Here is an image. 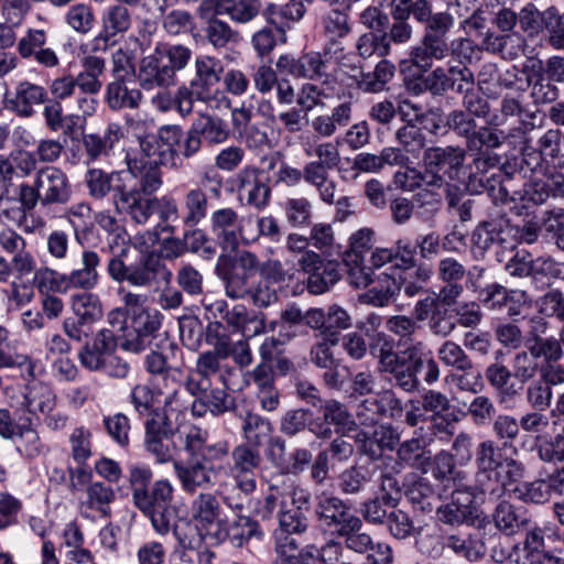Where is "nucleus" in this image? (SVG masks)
Returning <instances> with one entry per match:
<instances>
[{
	"instance_id": "obj_1",
	"label": "nucleus",
	"mask_w": 564,
	"mask_h": 564,
	"mask_svg": "<svg viewBox=\"0 0 564 564\" xmlns=\"http://www.w3.org/2000/svg\"><path fill=\"white\" fill-rule=\"evenodd\" d=\"M229 350L226 343L214 350L200 352L195 367L185 379L186 390L195 397L192 413L203 417L207 412L219 416L234 409V398L228 393L235 389L240 372L237 368L223 364Z\"/></svg>"
},
{
	"instance_id": "obj_2",
	"label": "nucleus",
	"mask_w": 564,
	"mask_h": 564,
	"mask_svg": "<svg viewBox=\"0 0 564 564\" xmlns=\"http://www.w3.org/2000/svg\"><path fill=\"white\" fill-rule=\"evenodd\" d=\"M107 322L110 328L100 329L93 343L86 344L78 352L82 366L91 371H99L117 346L131 352L143 351L159 330V319L154 313L142 312L127 319L121 311H110Z\"/></svg>"
},
{
	"instance_id": "obj_3",
	"label": "nucleus",
	"mask_w": 564,
	"mask_h": 564,
	"mask_svg": "<svg viewBox=\"0 0 564 564\" xmlns=\"http://www.w3.org/2000/svg\"><path fill=\"white\" fill-rule=\"evenodd\" d=\"M126 215L144 225L154 213L153 195L163 185V165L159 159L124 155Z\"/></svg>"
},
{
	"instance_id": "obj_4",
	"label": "nucleus",
	"mask_w": 564,
	"mask_h": 564,
	"mask_svg": "<svg viewBox=\"0 0 564 564\" xmlns=\"http://www.w3.org/2000/svg\"><path fill=\"white\" fill-rule=\"evenodd\" d=\"M192 51L182 44L158 43L153 52L141 58L135 78L141 89L170 88L177 82V72L184 69Z\"/></svg>"
},
{
	"instance_id": "obj_5",
	"label": "nucleus",
	"mask_w": 564,
	"mask_h": 564,
	"mask_svg": "<svg viewBox=\"0 0 564 564\" xmlns=\"http://www.w3.org/2000/svg\"><path fill=\"white\" fill-rule=\"evenodd\" d=\"M445 126L454 134L465 139L466 149L475 154L474 165L478 170L485 169L495 159L489 154V149L499 148L502 144L503 132L488 126L478 128L476 119L463 109H454L446 115Z\"/></svg>"
},
{
	"instance_id": "obj_6",
	"label": "nucleus",
	"mask_w": 564,
	"mask_h": 564,
	"mask_svg": "<svg viewBox=\"0 0 564 564\" xmlns=\"http://www.w3.org/2000/svg\"><path fill=\"white\" fill-rule=\"evenodd\" d=\"M0 437L12 441L17 453L26 460L37 459L50 452L32 416L20 414L19 410L12 413L7 408L0 409Z\"/></svg>"
},
{
	"instance_id": "obj_7",
	"label": "nucleus",
	"mask_w": 564,
	"mask_h": 564,
	"mask_svg": "<svg viewBox=\"0 0 564 564\" xmlns=\"http://www.w3.org/2000/svg\"><path fill=\"white\" fill-rule=\"evenodd\" d=\"M338 144V140L336 142H318L316 137L301 139V147L305 156L316 158V160L308 161L303 166V180L314 187L317 193L332 178L329 172L340 163Z\"/></svg>"
},
{
	"instance_id": "obj_8",
	"label": "nucleus",
	"mask_w": 564,
	"mask_h": 564,
	"mask_svg": "<svg viewBox=\"0 0 564 564\" xmlns=\"http://www.w3.org/2000/svg\"><path fill=\"white\" fill-rule=\"evenodd\" d=\"M466 148L447 145L432 147L424 151L423 162L426 173L432 180L427 182L432 186H442L447 181L459 178L467 154Z\"/></svg>"
},
{
	"instance_id": "obj_9",
	"label": "nucleus",
	"mask_w": 564,
	"mask_h": 564,
	"mask_svg": "<svg viewBox=\"0 0 564 564\" xmlns=\"http://www.w3.org/2000/svg\"><path fill=\"white\" fill-rule=\"evenodd\" d=\"M216 462L206 457L174 460V473L183 491L193 495L198 490L213 488L216 485L217 478V469L214 465Z\"/></svg>"
},
{
	"instance_id": "obj_10",
	"label": "nucleus",
	"mask_w": 564,
	"mask_h": 564,
	"mask_svg": "<svg viewBox=\"0 0 564 564\" xmlns=\"http://www.w3.org/2000/svg\"><path fill=\"white\" fill-rule=\"evenodd\" d=\"M238 197L246 204L258 209H264L271 199L270 176L263 169L246 165L232 178Z\"/></svg>"
},
{
	"instance_id": "obj_11",
	"label": "nucleus",
	"mask_w": 564,
	"mask_h": 564,
	"mask_svg": "<svg viewBox=\"0 0 564 564\" xmlns=\"http://www.w3.org/2000/svg\"><path fill=\"white\" fill-rule=\"evenodd\" d=\"M124 177L123 170L107 172L102 169L91 167L86 171L84 183L91 198L104 199L110 195L116 209L126 214Z\"/></svg>"
},
{
	"instance_id": "obj_12",
	"label": "nucleus",
	"mask_w": 564,
	"mask_h": 564,
	"mask_svg": "<svg viewBox=\"0 0 564 564\" xmlns=\"http://www.w3.org/2000/svg\"><path fill=\"white\" fill-rule=\"evenodd\" d=\"M36 181L43 196V209L68 205L74 196V187L67 173L55 165H46L36 171Z\"/></svg>"
},
{
	"instance_id": "obj_13",
	"label": "nucleus",
	"mask_w": 564,
	"mask_h": 564,
	"mask_svg": "<svg viewBox=\"0 0 564 564\" xmlns=\"http://www.w3.org/2000/svg\"><path fill=\"white\" fill-rule=\"evenodd\" d=\"M350 4L343 9L334 8L326 12L321 19V34L325 41L323 53L330 58L339 59L344 56L345 47L343 40L352 30L350 21Z\"/></svg>"
},
{
	"instance_id": "obj_14",
	"label": "nucleus",
	"mask_w": 564,
	"mask_h": 564,
	"mask_svg": "<svg viewBox=\"0 0 564 564\" xmlns=\"http://www.w3.org/2000/svg\"><path fill=\"white\" fill-rule=\"evenodd\" d=\"M177 438L188 457H206L212 460H224L229 455V443L220 441L208 444L207 430L195 425L184 424L176 430Z\"/></svg>"
},
{
	"instance_id": "obj_15",
	"label": "nucleus",
	"mask_w": 564,
	"mask_h": 564,
	"mask_svg": "<svg viewBox=\"0 0 564 564\" xmlns=\"http://www.w3.org/2000/svg\"><path fill=\"white\" fill-rule=\"evenodd\" d=\"M425 359V345L417 341L400 352V357L388 366L383 372H389L395 384L406 392L419 387L417 372L423 369Z\"/></svg>"
},
{
	"instance_id": "obj_16",
	"label": "nucleus",
	"mask_w": 564,
	"mask_h": 564,
	"mask_svg": "<svg viewBox=\"0 0 564 564\" xmlns=\"http://www.w3.org/2000/svg\"><path fill=\"white\" fill-rule=\"evenodd\" d=\"M144 446L158 463L164 464L173 459L172 436L169 417L165 414L154 413L144 423Z\"/></svg>"
},
{
	"instance_id": "obj_17",
	"label": "nucleus",
	"mask_w": 564,
	"mask_h": 564,
	"mask_svg": "<svg viewBox=\"0 0 564 564\" xmlns=\"http://www.w3.org/2000/svg\"><path fill=\"white\" fill-rule=\"evenodd\" d=\"M315 512L318 520L338 535L357 529L360 519L346 502L334 496L319 497Z\"/></svg>"
},
{
	"instance_id": "obj_18",
	"label": "nucleus",
	"mask_w": 564,
	"mask_h": 564,
	"mask_svg": "<svg viewBox=\"0 0 564 564\" xmlns=\"http://www.w3.org/2000/svg\"><path fill=\"white\" fill-rule=\"evenodd\" d=\"M186 251L184 239L170 237L163 239L160 256L151 254L147 258L141 275V282H170L172 271L166 268L161 258L175 259Z\"/></svg>"
},
{
	"instance_id": "obj_19",
	"label": "nucleus",
	"mask_w": 564,
	"mask_h": 564,
	"mask_svg": "<svg viewBox=\"0 0 564 564\" xmlns=\"http://www.w3.org/2000/svg\"><path fill=\"white\" fill-rule=\"evenodd\" d=\"M210 232L223 250H235L242 235V219L231 207L216 209L210 216Z\"/></svg>"
},
{
	"instance_id": "obj_20",
	"label": "nucleus",
	"mask_w": 564,
	"mask_h": 564,
	"mask_svg": "<svg viewBox=\"0 0 564 564\" xmlns=\"http://www.w3.org/2000/svg\"><path fill=\"white\" fill-rule=\"evenodd\" d=\"M47 31L43 29H28L18 42V53L24 59L32 58L40 66L55 68L59 65L56 52L46 47Z\"/></svg>"
},
{
	"instance_id": "obj_21",
	"label": "nucleus",
	"mask_w": 564,
	"mask_h": 564,
	"mask_svg": "<svg viewBox=\"0 0 564 564\" xmlns=\"http://www.w3.org/2000/svg\"><path fill=\"white\" fill-rule=\"evenodd\" d=\"M116 500V492L112 487L102 481L89 484L84 497L79 501V513L86 519L109 518L111 505Z\"/></svg>"
},
{
	"instance_id": "obj_22",
	"label": "nucleus",
	"mask_w": 564,
	"mask_h": 564,
	"mask_svg": "<svg viewBox=\"0 0 564 564\" xmlns=\"http://www.w3.org/2000/svg\"><path fill=\"white\" fill-rule=\"evenodd\" d=\"M47 100L46 89L37 84L22 80L17 84L14 93L7 99V108L21 118H30L35 113L34 107Z\"/></svg>"
},
{
	"instance_id": "obj_23",
	"label": "nucleus",
	"mask_w": 564,
	"mask_h": 564,
	"mask_svg": "<svg viewBox=\"0 0 564 564\" xmlns=\"http://www.w3.org/2000/svg\"><path fill=\"white\" fill-rule=\"evenodd\" d=\"M191 514L202 530L213 539L212 529H220L224 524L223 509L215 494L199 492L191 503Z\"/></svg>"
},
{
	"instance_id": "obj_24",
	"label": "nucleus",
	"mask_w": 564,
	"mask_h": 564,
	"mask_svg": "<svg viewBox=\"0 0 564 564\" xmlns=\"http://www.w3.org/2000/svg\"><path fill=\"white\" fill-rule=\"evenodd\" d=\"M259 269L257 256L249 251H243L236 259L220 256L216 264L217 275L226 282L252 279L259 273Z\"/></svg>"
},
{
	"instance_id": "obj_25",
	"label": "nucleus",
	"mask_w": 564,
	"mask_h": 564,
	"mask_svg": "<svg viewBox=\"0 0 564 564\" xmlns=\"http://www.w3.org/2000/svg\"><path fill=\"white\" fill-rule=\"evenodd\" d=\"M184 139V130L178 124H164L156 131V154L164 166L174 170L182 167L180 149Z\"/></svg>"
},
{
	"instance_id": "obj_26",
	"label": "nucleus",
	"mask_w": 564,
	"mask_h": 564,
	"mask_svg": "<svg viewBox=\"0 0 564 564\" xmlns=\"http://www.w3.org/2000/svg\"><path fill=\"white\" fill-rule=\"evenodd\" d=\"M451 43L446 35L423 34L421 43L410 52L411 62L421 70L432 67L433 61H442L449 55Z\"/></svg>"
},
{
	"instance_id": "obj_27",
	"label": "nucleus",
	"mask_w": 564,
	"mask_h": 564,
	"mask_svg": "<svg viewBox=\"0 0 564 564\" xmlns=\"http://www.w3.org/2000/svg\"><path fill=\"white\" fill-rule=\"evenodd\" d=\"M263 532L257 521L246 516H239L228 528L225 523L220 529L214 530L213 539L219 543L228 539L232 546L241 547L250 540H261Z\"/></svg>"
},
{
	"instance_id": "obj_28",
	"label": "nucleus",
	"mask_w": 564,
	"mask_h": 564,
	"mask_svg": "<svg viewBox=\"0 0 564 564\" xmlns=\"http://www.w3.org/2000/svg\"><path fill=\"white\" fill-rule=\"evenodd\" d=\"M23 399L22 406L17 410L24 415L47 414L56 406V394L51 387L40 381L26 384Z\"/></svg>"
},
{
	"instance_id": "obj_29",
	"label": "nucleus",
	"mask_w": 564,
	"mask_h": 564,
	"mask_svg": "<svg viewBox=\"0 0 564 564\" xmlns=\"http://www.w3.org/2000/svg\"><path fill=\"white\" fill-rule=\"evenodd\" d=\"M416 247L417 243L413 245L406 238L398 239L392 248L395 262L381 275H384L391 282H406L409 278H412V273L409 271H413L415 267Z\"/></svg>"
},
{
	"instance_id": "obj_30",
	"label": "nucleus",
	"mask_w": 564,
	"mask_h": 564,
	"mask_svg": "<svg viewBox=\"0 0 564 564\" xmlns=\"http://www.w3.org/2000/svg\"><path fill=\"white\" fill-rule=\"evenodd\" d=\"M142 98L141 88L130 87L124 76H119L107 85L106 102L111 110L138 109Z\"/></svg>"
},
{
	"instance_id": "obj_31",
	"label": "nucleus",
	"mask_w": 564,
	"mask_h": 564,
	"mask_svg": "<svg viewBox=\"0 0 564 564\" xmlns=\"http://www.w3.org/2000/svg\"><path fill=\"white\" fill-rule=\"evenodd\" d=\"M401 411V402L391 392L376 394L365 399L357 408L356 415L361 424L373 425L388 412Z\"/></svg>"
},
{
	"instance_id": "obj_32",
	"label": "nucleus",
	"mask_w": 564,
	"mask_h": 564,
	"mask_svg": "<svg viewBox=\"0 0 564 564\" xmlns=\"http://www.w3.org/2000/svg\"><path fill=\"white\" fill-rule=\"evenodd\" d=\"M223 73L224 66L220 59L199 55L195 58V76L189 84L209 98L213 89L220 82Z\"/></svg>"
},
{
	"instance_id": "obj_33",
	"label": "nucleus",
	"mask_w": 564,
	"mask_h": 564,
	"mask_svg": "<svg viewBox=\"0 0 564 564\" xmlns=\"http://www.w3.org/2000/svg\"><path fill=\"white\" fill-rule=\"evenodd\" d=\"M82 70L77 74L76 83L85 95H97L102 88V76L106 70L105 58L90 54L80 59Z\"/></svg>"
},
{
	"instance_id": "obj_34",
	"label": "nucleus",
	"mask_w": 564,
	"mask_h": 564,
	"mask_svg": "<svg viewBox=\"0 0 564 564\" xmlns=\"http://www.w3.org/2000/svg\"><path fill=\"white\" fill-rule=\"evenodd\" d=\"M121 138V127L118 123L111 122L102 133H87L83 135L85 153L91 161L106 156Z\"/></svg>"
},
{
	"instance_id": "obj_35",
	"label": "nucleus",
	"mask_w": 564,
	"mask_h": 564,
	"mask_svg": "<svg viewBox=\"0 0 564 564\" xmlns=\"http://www.w3.org/2000/svg\"><path fill=\"white\" fill-rule=\"evenodd\" d=\"M433 442V433L425 432L424 426L414 431L411 440L403 442L398 448V457L405 464L421 467L430 460V452L425 448Z\"/></svg>"
},
{
	"instance_id": "obj_36",
	"label": "nucleus",
	"mask_w": 564,
	"mask_h": 564,
	"mask_svg": "<svg viewBox=\"0 0 564 564\" xmlns=\"http://www.w3.org/2000/svg\"><path fill=\"white\" fill-rule=\"evenodd\" d=\"M209 200L207 192L195 186L189 188L183 197L181 219L186 228H194L208 215Z\"/></svg>"
},
{
	"instance_id": "obj_37",
	"label": "nucleus",
	"mask_w": 564,
	"mask_h": 564,
	"mask_svg": "<svg viewBox=\"0 0 564 564\" xmlns=\"http://www.w3.org/2000/svg\"><path fill=\"white\" fill-rule=\"evenodd\" d=\"M130 3L116 2L106 7L101 13V28L116 39L124 35L133 25V15Z\"/></svg>"
},
{
	"instance_id": "obj_38",
	"label": "nucleus",
	"mask_w": 564,
	"mask_h": 564,
	"mask_svg": "<svg viewBox=\"0 0 564 564\" xmlns=\"http://www.w3.org/2000/svg\"><path fill=\"white\" fill-rule=\"evenodd\" d=\"M241 419V432L245 442L242 444L250 445L260 449L273 433L272 423L258 413L246 412L239 415Z\"/></svg>"
},
{
	"instance_id": "obj_39",
	"label": "nucleus",
	"mask_w": 564,
	"mask_h": 564,
	"mask_svg": "<svg viewBox=\"0 0 564 564\" xmlns=\"http://www.w3.org/2000/svg\"><path fill=\"white\" fill-rule=\"evenodd\" d=\"M305 13L302 0H290L286 3H270L263 14L271 25L280 32L290 28L292 23L300 21Z\"/></svg>"
},
{
	"instance_id": "obj_40",
	"label": "nucleus",
	"mask_w": 564,
	"mask_h": 564,
	"mask_svg": "<svg viewBox=\"0 0 564 564\" xmlns=\"http://www.w3.org/2000/svg\"><path fill=\"white\" fill-rule=\"evenodd\" d=\"M202 39L204 42L220 52L228 50L240 41V33L224 20H212L202 26Z\"/></svg>"
},
{
	"instance_id": "obj_41",
	"label": "nucleus",
	"mask_w": 564,
	"mask_h": 564,
	"mask_svg": "<svg viewBox=\"0 0 564 564\" xmlns=\"http://www.w3.org/2000/svg\"><path fill=\"white\" fill-rule=\"evenodd\" d=\"M376 232L373 229L364 227L351 234L348 242V250L345 257L349 259L365 278V282H373L370 278L369 272L366 271L365 267H361V262L365 253H367L375 243Z\"/></svg>"
},
{
	"instance_id": "obj_42",
	"label": "nucleus",
	"mask_w": 564,
	"mask_h": 564,
	"mask_svg": "<svg viewBox=\"0 0 564 564\" xmlns=\"http://www.w3.org/2000/svg\"><path fill=\"white\" fill-rule=\"evenodd\" d=\"M395 74V65L384 57L372 72H361L356 84L364 93L377 94L386 90Z\"/></svg>"
},
{
	"instance_id": "obj_43",
	"label": "nucleus",
	"mask_w": 564,
	"mask_h": 564,
	"mask_svg": "<svg viewBox=\"0 0 564 564\" xmlns=\"http://www.w3.org/2000/svg\"><path fill=\"white\" fill-rule=\"evenodd\" d=\"M495 527L506 535H513L530 523L525 512H520L507 501L497 505L492 514Z\"/></svg>"
},
{
	"instance_id": "obj_44",
	"label": "nucleus",
	"mask_w": 564,
	"mask_h": 564,
	"mask_svg": "<svg viewBox=\"0 0 564 564\" xmlns=\"http://www.w3.org/2000/svg\"><path fill=\"white\" fill-rule=\"evenodd\" d=\"M527 84L531 87L530 97L535 106L554 104L560 98V88L554 82L546 79L544 75L532 67L527 76Z\"/></svg>"
},
{
	"instance_id": "obj_45",
	"label": "nucleus",
	"mask_w": 564,
	"mask_h": 564,
	"mask_svg": "<svg viewBox=\"0 0 564 564\" xmlns=\"http://www.w3.org/2000/svg\"><path fill=\"white\" fill-rule=\"evenodd\" d=\"M268 457L282 475H299L311 464L313 456L310 449L297 447L286 455L270 451Z\"/></svg>"
},
{
	"instance_id": "obj_46",
	"label": "nucleus",
	"mask_w": 564,
	"mask_h": 564,
	"mask_svg": "<svg viewBox=\"0 0 564 564\" xmlns=\"http://www.w3.org/2000/svg\"><path fill=\"white\" fill-rule=\"evenodd\" d=\"M144 366L148 372L154 376V384L159 381H171L173 387L177 386L183 378V371L178 367L172 366L167 357L162 352L151 351L144 359Z\"/></svg>"
},
{
	"instance_id": "obj_47",
	"label": "nucleus",
	"mask_w": 564,
	"mask_h": 564,
	"mask_svg": "<svg viewBox=\"0 0 564 564\" xmlns=\"http://www.w3.org/2000/svg\"><path fill=\"white\" fill-rule=\"evenodd\" d=\"M405 495L413 508L424 513L432 512L441 497L426 478L412 482Z\"/></svg>"
},
{
	"instance_id": "obj_48",
	"label": "nucleus",
	"mask_w": 564,
	"mask_h": 564,
	"mask_svg": "<svg viewBox=\"0 0 564 564\" xmlns=\"http://www.w3.org/2000/svg\"><path fill=\"white\" fill-rule=\"evenodd\" d=\"M432 475L443 484L444 488H449L451 485L456 486L466 479V474L456 469L453 454L446 451H441L434 456Z\"/></svg>"
},
{
	"instance_id": "obj_49",
	"label": "nucleus",
	"mask_w": 564,
	"mask_h": 564,
	"mask_svg": "<svg viewBox=\"0 0 564 564\" xmlns=\"http://www.w3.org/2000/svg\"><path fill=\"white\" fill-rule=\"evenodd\" d=\"M445 199L449 213L456 215L460 221L471 219L474 200L467 197L465 187L455 183L445 182Z\"/></svg>"
},
{
	"instance_id": "obj_50",
	"label": "nucleus",
	"mask_w": 564,
	"mask_h": 564,
	"mask_svg": "<svg viewBox=\"0 0 564 564\" xmlns=\"http://www.w3.org/2000/svg\"><path fill=\"white\" fill-rule=\"evenodd\" d=\"M400 149L404 154H410L414 159H419L424 153L426 139L424 132L414 123H405L398 129L395 133Z\"/></svg>"
},
{
	"instance_id": "obj_51",
	"label": "nucleus",
	"mask_w": 564,
	"mask_h": 564,
	"mask_svg": "<svg viewBox=\"0 0 564 564\" xmlns=\"http://www.w3.org/2000/svg\"><path fill=\"white\" fill-rule=\"evenodd\" d=\"M397 505L398 498L391 495H380L361 505V514L368 523L383 524L388 519L389 509L392 510Z\"/></svg>"
},
{
	"instance_id": "obj_52",
	"label": "nucleus",
	"mask_w": 564,
	"mask_h": 564,
	"mask_svg": "<svg viewBox=\"0 0 564 564\" xmlns=\"http://www.w3.org/2000/svg\"><path fill=\"white\" fill-rule=\"evenodd\" d=\"M203 140L216 145L224 143L230 134L227 123L219 117L202 116L193 121Z\"/></svg>"
},
{
	"instance_id": "obj_53",
	"label": "nucleus",
	"mask_w": 564,
	"mask_h": 564,
	"mask_svg": "<svg viewBox=\"0 0 564 564\" xmlns=\"http://www.w3.org/2000/svg\"><path fill=\"white\" fill-rule=\"evenodd\" d=\"M285 487L281 484H271L264 496L256 501L254 513L263 520L271 519L276 510L285 508Z\"/></svg>"
},
{
	"instance_id": "obj_54",
	"label": "nucleus",
	"mask_w": 564,
	"mask_h": 564,
	"mask_svg": "<svg viewBox=\"0 0 564 564\" xmlns=\"http://www.w3.org/2000/svg\"><path fill=\"white\" fill-rule=\"evenodd\" d=\"M65 23L79 34H88L96 24L94 8L89 3H76L68 8Z\"/></svg>"
},
{
	"instance_id": "obj_55",
	"label": "nucleus",
	"mask_w": 564,
	"mask_h": 564,
	"mask_svg": "<svg viewBox=\"0 0 564 564\" xmlns=\"http://www.w3.org/2000/svg\"><path fill=\"white\" fill-rule=\"evenodd\" d=\"M475 462L478 468L477 473H481V477L486 475H496V470L501 467V454L492 440H486L478 444L475 453Z\"/></svg>"
},
{
	"instance_id": "obj_56",
	"label": "nucleus",
	"mask_w": 564,
	"mask_h": 564,
	"mask_svg": "<svg viewBox=\"0 0 564 564\" xmlns=\"http://www.w3.org/2000/svg\"><path fill=\"white\" fill-rule=\"evenodd\" d=\"M174 488L166 479L158 480L151 490L145 492V502L138 501L135 507L140 511H150L153 508H171Z\"/></svg>"
},
{
	"instance_id": "obj_57",
	"label": "nucleus",
	"mask_w": 564,
	"mask_h": 564,
	"mask_svg": "<svg viewBox=\"0 0 564 564\" xmlns=\"http://www.w3.org/2000/svg\"><path fill=\"white\" fill-rule=\"evenodd\" d=\"M356 52L362 59H368L372 56L386 57L390 55L391 48L386 42V36L382 33L366 32L361 34L356 42Z\"/></svg>"
},
{
	"instance_id": "obj_58",
	"label": "nucleus",
	"mask_w": 564,
	"mask_h": 564,
	"mask_svg": "<svg viewBox=\"0 0 564 564\" xmlns=\"http://www.w3.org/2000/svg\"><path fill=\"white\" fill-rule=\"evenodd\" d=\"M93 434L85 426L75 427L68 436L70 456L76 465H85L93 456Z\"/></svg>"
},
{
	"instance_id": "obj_59",
	"label": "nucleus",
	"mask_w": 564,
	"mask_h": 564,
	"mask_svg": "<svg viewBox=\"0 0 564 564\" xmlns=\"http://www.w3.org/2000/svg\"><path fill=\"white\" fill-rule=\"evenodd\" d=\"M158 390L151 388L149 384H135L130 392L129 402L139 415H148L151 417L154 413H161L155 408V398Z\"/></svg>"
},
{
	"instance_id": "obj_60",
	"label": "nucleus",
	"mask_w": 564,
	"mask_h": 564,
	"mask_svg": "<svg viewBox=\"0 0 564 564\" xmlns=\"http://www.w3.org/2000/svg\"><path fill=\"white\" fill-rule=\"evenodd\" d=\"M481 45L478 46L468 37H458L451 42L449 62L459 66H467L480 59Z\"/></svg>"
},
{
	"instance_id": "obj_61",
	"label": "nucleus",
	"mask_w": 564,
	"mask_h": 564,
	"mask_svg": "<svg viewBox=\"0 0 564 564\" xmlns=\"http://www.w3.org/2000/svg\"><path fill=\"white\" fill-rule=\"evenodd\" d=\"M412 202L414 215L423 221L431 220L442 207L441 195L429 188L420 189Z\"/></svg>"
},
{
	"instance_id": "obj_62",
	"label": "nucleus",
	"mask_w": 564,
	"mask_h": 564,
	"mask_svg": "<svg viewBox=\"0 0 564 564\" xmlns=\"http://www.w3.org/2000/svg\"><path fill=\"white\" fill-rule=\"evenodd\" d=\"M72 307L83 322H93L101 316L99 299L86 290L72 296Z\"/></svg>"
},
{
	"instance_id": "obj_63",
	"label": "nucleus",
	"mask_w": 564,
	"mask_h": 564,
	"mask_svg": "<svg viewBox=\"0 0 564 564\" xmlns=\"http://www.w3.org/2000/svg\"><path fill=\"white\" fill-rule=\"evenodd\" d=\"M231 467L230 470H252L256 471L261 463L262 457L260 449L246 444H239L230 452Z\"/></svg>"
},
{
	"instance_id": "obj_64",
	"label": "nucleus",
	"mask_w": 564,
	"mask_h": 564,
	"mask_svg": "<svg viewBox=\"0 0 564 564\" xmlns=\"http://www.w3.org/2000/svg\"><path fill=\"white\" fill-rule=\"evenodd\" d=\"M102 425L109 437L119 446L126 447L129 444V433L131 430L130 419L121 413L106 415L102 419Z\"/></svg>"
}]
</instances>
